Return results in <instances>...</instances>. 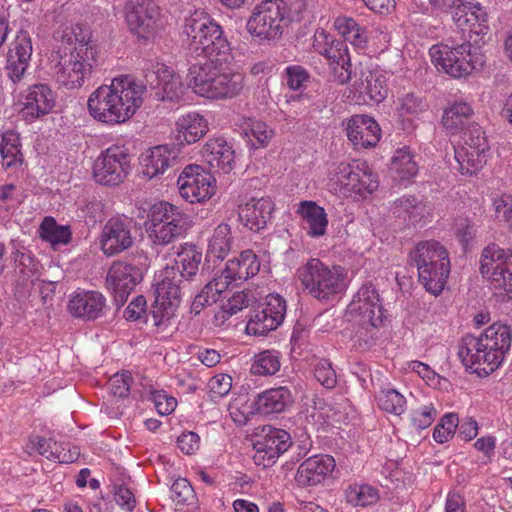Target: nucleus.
<instances>
[{
  "label": "nucleus",
  "instance_id": "1",
  "mask_svg": "<svg viewBox=\"0 0 512 512\" xmlns=\"http://www.w3.org/2000/svg\"><path fill=\"white\" fill-rule=\"evenodd\" d=\"M147 92L142 82L125 75L115 77L110 85L98 87L88 98L90 115L98 122L116 125L128 121L143 103Z\"/></svg>",
  "mask_w": 512,
  "mask_h": 512
},
{
  "label": "nucleus",
  "instance_id": "2",
  "mask_svg": "<svg viewBox=\"0 0 512 512\" xmlns=\"http://www.w3.org/2000/svg\"><path fill=\"white\" fill-rule=\"evenodd\" d=\"M202 257V252L195 245L185 244L177 253L174 265L162 271L161 280L155 284V299L150 310L155 326L174 315L184 288L183 280L189 281L196 276Z\"/></svg>",
  "mask_w": 512,
  "mask_h": 512
},
{
  "label": "nucleus",
  "instance_id": "3",
  "mask_svg": "<svg viewBox=\"0 0 512 512\" xmlns=\"http://www.w3.org/2000/svg\"><path fill=\"white\" fill-rule=\"evenodd\" d=\"M512 342V329L502 323H494L480 336L467 334L462 337L458 348V357L462 364L475 372L483 370L486 374L495 371Z\"/></svg>",
  "mask_w": 512,
  "mask_h": 512
},
{
  "label": "nucleus",
  "instance_id": "4",
  "mask_svg": "<svg viewBox=\"0 0 512 512\" xmlns=\"http://www.w3.org/2000/svg\"><path fill=\"white\" fill-rule=\"evenodd\" d=\"M183 33L187 36L189 50L202 56L198 62L228 64L232 60L230 43L223 36L222 28L208 17H190L186 20Z\"/></svg>",
  "mask_w": 512,
  "mask_h": 512
},
{
  "label": "nucleus",
  "instance_id": "5",
  "mask_svg": "<svg viewBox=\"0 0 512 512\" xmlns=\"http://www.w3.org/2000/svg\"><path fill=\"white\" fill-rule=\"evenodd\" d=\"M408 263L417 268L418 278L426 291L439 295L450 274V259L446 248L435 240L421 241L409 252Z\"/></svg>",
  "mask_w": 512,
  "mask_h": 512
},
{
  "label": "nucleus",
  "instance_id": "6",
  "mask_svg": "<svg viewBox=\"0 0 512 512\" xmlns=\"http://www.w3.org/2000/svg\"><path fill=\"white\" fill-rule=\"evenodd\" d=\"M69 46H59L52 54V75L55 81L66 89H76L83 86L94 68L99 64L96 48H78L69 50Z\"/></svg>",
  "mask_w": 512,
  "mask_h": 512
},
{
  "label": "nucleus",
  "instance_id": "7",
  "mask_svg": "<svg viewBox=\"0 0 512 512\" xmlns=\"http://www.w3.org/2000/svg\"><path fill=\"white\" fill-rule=\"evenodd\" d=\"M147 232L155 245L166 246L186 234L189 217L177 206L160 201L148 212Z\"/></svg>",
  "mask_w": 512,
  "mask_h": 512
},
{
  "label": "nucleus",
  "instance_id": "8",
  "mask_svg": "<svg viewBox=\"0 0 512 512\" xmlns=\"http://www.w3.org/2000/svg\"><path fill=\"white\" fill-rule=\"evenodd\" d=\"M298 274L305 290L321 301L345 289L344 269L340 266L329 267L319 259H310L298 270Z\"/></svg>",
  "mask_w": 512,
  "mask_h": 512
},
{
  "label": "nucleus",
  "instance_id": "9",
  "mask_svg": "<svg viewBox=\"0 0 512 512\" xmlns=\"http://www.w3.org/2000/svg\"><path fill=\"white\" fill-rule=\"evenodd\" d=\"M287 14L283 0H264L255 8L247 21V30L260 40H276L283 34Z\"/></svg>",
  "mask_w": 512,
  "mask_h": 512
},
{
  "label": "nucleus",
  "instance_id": "10",
  "mask_svg": "<svg viewBox=\"0 0 512 512\" xmlns=\"http://www.w3.org/2000/svg\"><path fill=\"white\" fill-rule=\"evenodd\" d=\"M471 43L465 42L457 46H433L430 54L436 66H440L447 74L460 78L470 74L477 66H483L484 60L471 50Z\"/></svg>",
  "mask_w": 512,
  "mask_h": 512
},
{
  "label": "nucleus",
  "instance_id": "11",
  "mask_svg": "<svg viewBox=\"0 0 512 512\" xmlns=\"http://www.w3.org/2000/svg\"><path fill=\"white\" fill-rule=\"evenodd\" d=\"M130 170V156L124 147L111 146L96 158L93 177L99 184L116 186L124 181Z\"/></svg>",
  "mask_w": 512,
  "mask_h": 512
},
{
  "label": "nucleus",
  "instance_id": "12",
  "mask_svg": "<svg viewBox=\"0 0 512 512\" xmlns=\"http://www.w3.org/2000/svg\"><path fill=\"white\" fill-rule=\"evenodd\" d=\"M177 185L180 196L190 203L203 202L216 192L214 176L197 164H189L182 170Z\"/></svg>",
  "mask_w": 512,
  "mask_h": 512
},
{
  "label": "nucleus",
  "instance_id": "13",
  "mask_svg": "<svg viewBox=\"0 0 512 512\" xmlns=\"http://www.w3.org/2000/svg\"><path fill=\"white\" fill-rule=\"evenodd\" d=\"M292 444L291 436L286 430L264 426L253 443V460L256 465L263 468L271 467L280 455L292 447Z\"/></svg>",
  "mask_w": 512,
  "mask_h": 512
},
{
  "label": "nucleus",
  "instance_id": "14",
  "mask_svg": "<svg viewBox=\"0 0 512 512\" xmlns=\"http://www.w3.org/2000/svg\"><path fill=\"white\" fill-rule=\"evenodd\" d=\"M160 11L153 0H130L126 6V22L138 39L149 40L156 34Z\"/></svg>",
  "mask_w": 512,
  "mask_h": 512
},
{
  "label": "nucleus",
  "instance_id": "15",
  "mask_svg": "<svg viewBox=\"0 0 512 512\" xmlns=\"http://www.w3.org/2000/svg\"><path fill=\"white\" fill-rule=\"evenodd\" d=\"M285 314V299L279 294H269L264 303L251 311L247 330L254 335H267L281 325Z\"/></svg>",
  "mask_w": 512,
  "mask_h": 512
},
{
  "label": "nucleus",
  "instance_id": "16",
  "mask_svg": "<svg viewBox=\"0 0 512 512\" xmlns=\"http://www.w3.org/2000/svg\"><path fill=\"white\" fill-rule=\"evenodd\" d=\"M134 220L127 216H115L104 225L100 236L101 250L106 256H115L128 250L134 243Z\"/></svg>",
  "mask_w": 512,
  "mask_h": 512
},
{
  "label": "nucleus",
  "instance_id": "17",
  "mask_svg": "<svg viewBox=\"0 0 512 512\" xmlns=\"http://www.w3.org/2000/svg\"><path fill=\"white\" fill-rule=\"evenodd\" d=\"M143 279L137 266L125 261H115L106 276V287L112 293L117 307L124 305L130 293Z\"/></svg>",
  "mask_w": 512,
  "mask_h": 512
},
{
  "label": "nucleus",
  "instance_id": "18",
  "mask_svg": "<svg viewBox=\"0 0 512 512\" xmlns=\"http://www.w3.org/2000/svg\"><path fill=\"white\" fill-rule=\"evenodd\" d=\"M146 89H150V96L157 100L177 101L184 93V85L178 74L167 66L157 64L145 72ZM149 90L145 94H147Z\"/></svg>",
  "mask_w": 512,
  "mask_h": 512
},
{
  "label": "nucleus",
  "instance_id": "19",
  "mask_svg": "<svg viewBox=\"0 0 512 512\" xmlns=\"http://www.w3.org/2000/svg\"><path fill=\"white\" fill-rule=\"evenodd\" d=\"M225 65L215 61L197 62L191 65L187 74L188 85L200 96L217 99L216 92L221 86Z\"/></svg>",
  "mask_w": 512,
  "mask_h": 512
},
{
  "label": "nucleus",
  "instance_id": "20",
  "mask_svg": "<svg viewBox=\"0 0 512 512\" xmlns=\"http://www.w3.org/2000/svg\"><path fill=\"white\" fill-rule=\"evenodd\" d=\"M352 310L359 313L362 324L378 327L384 319V310L379 294L372 283L364 284L350 304Z\"/></svg>",
  "mask_w": 512,
  "mask_h": 512
},
{
  "label": "nucleus",
  "instance_id": "21",
  "mask_svg": "<svg viewBox=\"0 0 512 512\" xmlns=\"http://www.w3.org/2000/svg\"><path fill=\"white\" fill-rule=\"evenodd\" d=\"M275 205L269 197L252 198L238 206V217L243 226L259 233L272 219Z\"/></svg>",
  "mask_w": 512,
  "mask_h": 512
},
{
  "label": "nucleus",
  "instance_id": "22",
  "mask_svg": "<svg viewBox=\"0 0 512 512\" xmlns=\"http://www.w3.org/2000/svg\"><path fill=\"white\" fill-rule=\"evenodd\" d=\"M319 53L325 56L333 67L334 75L339 84H346L352 79V64L348 53V46L344 40H336L331 36H325V43L319 49Z\"/></svg>",
  "mask_w": 512,
  "mask_h": 512
},
{
  "label": "nucleus",
  "instance_id": "23",
  "mask_svg": "<svg viewBox=\"0 0 512 512\" xmlns=\"http://www.w3.org/2000/svg\"><path fill=\"white\" fill-rule=\"evenodd\" d=\"M67 308L73 317L93 321L104 316L106 299L98 291H80L72 296Z\"/></svg>",
  "mask_w": 512,
  "mask_h": 512
},
{
  "label": "nucleus",
  "instance_id": "24",
  "mask_svg": "<svg viewBox=\"0 0 512 512\" xmlns=\"http://www.w3.org/2000/svg\"><path fill=\"white\" fill-rule=\"evenodd\" d=\"M32 51V40L29 33L24 30L19 31L7 53L6 69L13 82L19 81L25 73Z\"/></svg>",
  "mask_w": 512,
  "mask_h": 512
},
{
  "label": "nucleus",
  "instance_id": "25",
  "mask_svg": "<svg viewBox=\"0 0 512 512\" xmlns=\"http://www.w3.org/2000/svg\"><path fill=\"white\" fill-rule=\"evenodd\" d=\"M335 468V460L329 455H315L303 461L295 475L301 487L320 484Z\"/></svg>",
  "mask_w": 512,
  "mask_h": 512
},
{
  "label": "nucleus",
  "instance_id": "26",
  "mask_svg": "<svg viewBox=\"0 0 512 512\" xmlns=\"http://www.w3.org/2000/svg\"><path fill=\"white\" fill-rule=\"evenodd\" d=\"M347 136L355 146L374 147L380 140L381 129L378 123L367 115H354L347 124Z\"/></svg>",
  "mask_w": 512,
  "mask_h": 512
},
{
  "label": "nucleus",
  "instance_id": "27",
  "mask_svg": "<svg viewBox=\"0 0 512 512\" xmlns=\"http://www.w3.org/2000/svg\"><path fill=\"white\" fill-rule=\"evenodd\" d=\"M232 147L221 138L210 139L203 147L202 156L213 169L230 173L235 165V155Z\"/></svg>",
  "mask_w": 512,
  "mask_h": 512
},
{
  "label": "nucleus",
  "instance_id": "28",
  "mask_svg": "<svg viewBox=\"0 0 512 512\" xmlns=\"http://www.w3.org/2000/svg\"><path fill=\"white\" fill-rule=\"evenodd\" d=\"M355 77L353 87L359 95H366L375 103H380L387 97L384 76L374 73L369 68L360 67L359 72L355 71Z\"/></svg>",
  "mask_w": 512,
  "mask_h": 512
},
{
  "label": "nucleus",
  "instance_id": "29",
  "mask_svg": "<svg viewBox=\"0 0 512 512\" xmlns=\"http://www.w3.org/2000/svg\"><path fill=\"white\" fill-rule=\"evenodd\" d=\"M294 397L287 386L268 389L258 395L256 410L263 415L282 413L292 406Z\"/></svg>",
  "mask_w": 512,
  "mask_h": 512
},
{
  "label": "nucleus",
  "instance_id": "30",
  "mask_svg": "<svg viewBox=\"0 0 512 512\" xmlns=\"http://www.w3.org/2000/svg\"><path fill=\"white\" fill-rule=\"evenodd\" d=\"M178 163V151L170 149L167 145H159L151 149L144 159L143 174L149 179L164 174L173 169Z\"/></svg>",
  "mask_w": 512,
  "mask_h": 512
},
{
  "label": "nucleus",
  "instance_id": "31",
  "mask_svg": "<svg viewBox=\"0 0 512 512\" xmlns=\"http://www.w3.org/2000/svg\"><path fill=\"white\" fill-rule=\"evenodd\" d=\"M208 131L207 121L198 113L192 112L180 117L176 122L175 140L178 145L193 144Z\"/></svg>",
  "mask_w": 512,
  "mask_h": 512
},
{
  "label": "nucleus",
  "instance_id": "32",
  "mask_svg": "<svg viewBox=\"0 0 512 512\" xmlns=\"http://www.w3.org/2000/svg\"><path fill=\"white\" fill-rule=\"evenodd\" d=\"M55 105L53 91L46 84H36L29 88L25 97L24 112L32 117L48 114Z\"/></svg>",
  "mask_w": 512,
  "mask_h": 512
},
{
  "label": "nucleus",
  "instance_id": "33",
  "mask_svg": "<svg viewBox=\"0 0 512 512\" xmlns=\"http://www.w3.org/2000/svg\"><path fill=\"white\" fill-rule=\"evenodd\" d=\"M297 213L306 224L307 233L311 237H321L325 235L328 218L325 209L314 201H302Z\"/></svg>",
  "mask_w": 512,
  "mask_h": 512
},
{
  "label": "nucleus",
  "instance_id": "34",
  "mask_svg": "<svg viewBox=\"0 0 512 512\" xmlns=\"http://www.w3.org/2000/svg\"><path fill=\"white\" fill-rule=\"evenodd\" d=\"M260 270L257 255L250 249L242 251L237 258L229 260L224 269L226 278L247 280L255 276Z\"/></svg>",
  "mask_w": 512,
  "mask_h": 512
},
{
  "label": "nucleus",
  "instance_id": "35",
  "mask_svg": "<svg viewBox=\"0 0 512 512\" xmlns=\"http://www.w3.org/2000/svg\"><path fill=\"white\" fill-rule=\"evenodd\" d=\"M473 109L466 102H454L445 108L441 123L446 131L451 134L463 132L470 122Z\"/></svg>",
  "mask_w": 512,
  "mask_h": 512
},
{
  "label": "nucleus",
  "instance_id": "36",
  "mask_svg": "<svg viewBox=\"0 0 512 512\" xmlns=\"http://www.w3.org/2000/svg\"><path fill=\"white\" fill-rule=\"evenodd\" d=\"M483 278L487 280L490 289L494 290L495 295L500 297L502 302L512 300V257L504 268L494 270Z\"/></svg>",
  "mask_w": 512,
  "mask_h": 512
},
{
  "label": "nucleus",
  "instance_id": "37",
  "mask_svg": "<svg viewBox=\"0 0 512 512\" xmlns=\"http://www.w3.org/2000/svg\"><path fill=\"white\" fill-rule=\"evenodd\" d=\"M2 165L6 169L17 167L23 162L20 137L14 131H6L0 136Z\"/></svg>",
  "mask_w": 512,
  "mask_h": 512
},
{
  "label": "nucleus",
  "instance_id": "38",
  "mask_svg": "<svg viewBox=\"0 0 512 512\" xmlns=\"http://www.w3.org/2000/svg\"><path fill=\"white\" fill-rule=\"evenodd\" d=\"M512 257L511 250H504L499 245L491 243L486 246L480 257V273L486 276L494 270H500L506 266L508 260Z\"/></svg>",
  "mask_w": 512,
  "mask_h": 512
},
{
  "label": "nucleus",
  "instance_id": "39",
  "mask_svg": "<svg viewBox=\"0 0 512 512\" xmlns=\"http://www.w3.org/2000/svg\"><path fill=\"white\" fill-rule=\"evenodd\" d=\"M390 170L400 180H410L417 172L418 167L409 148L398 149L392 158Z\"/></svg>",
  "mask_w": 512,
  "mask_h": 512
},
{
  "label": "nucleus",
  "instance_id": "40",
  "mask_svg": "<svg viewBox=\"0 0 512 512\" xmlns=\"http://www.w3.org/2000/svg\"><path fill=\"white\" fill-rule=\"evenodd\" d=\"M69 226L58 225L54 218L46 217L40 225V236L42 240L51 243L52 246L65 245L71 240Z\"/></svg>",
  "mask_w": 512,
  "mask_h": 512
},
{
  "label": "nucleus",
  "instance_id": "41",
  "mask_svg": "<svg viewBox=\"0 0 512 512\" xmlns=\"http://www.w3.org/2000/svg\"><path fill=\"white\" fill-rule=\"evenodd\" d=\"M487 152L469 153L467 147L455 148V160L459 167L458 170L463 175H473L483 168L486 163Z\"/></svg>",
  "mask_w": 512,
  "mask_h": 512
},
{
  "label": "nucleus",
  "instance_id": "42",
  "mask_svg": "<svg viewBox=\"0 0 512 512\" xmlns=\"http://www.w3.org/2000/svg\"><path fill=\"white\" fill-rule=\"evenodd\" d=\"M231 228L226 223L219 224L209 241L208 253L218 259H224L231 250Z\"/></svg>",
  "mask_w": 512,
  "mask_h": 512
},
{
  "label": "nucleus",
  "instance_id": "43",
  "mask_svg": "<svg viewBox=\"0 0 512 512\" xmlns=\"http://www.w3.org/2000/svg\"><path fill=\"white\" fill-rule=\"evenodd\" d=\"M60 46H69V50L76 51L78 48H95L90 41V31L80 24L68 27L63 31Z\"/></svg>",
  "mask_w": 512,
  "mask_h": 512
},
{
  "label": "nucleus",
  "instance_id": "44",
  "mask_svg": "<svg viewBox=\"0 0 512 512\" xmlns=\"http://www.w3.org/2000/svg\"><path fill=\"white\" fill-rule=\"evenodd\" d=\"M379 408L394 415H401L405 411L406 400L402 394L392 388L382 389L376 395Z\"/></svg>",
  "mask_w": 512,
  "mask_h": 512
},
{
  "label": "nucleus",
  "instance_id": "45",
  "mask_svg": "<svg viewBox=\"0 0 512 512\" xmlns=\"http://www.w3.org/2000/svg\"><path fill=\"white\" fill-rule=\"evenodd\" d=\"M346 500L354 506L367 507L377 503L378 492L369 485H353L345 491Z\"/></svg>",
  "mask_w": 512,
  "mask_h": 512
},
{
  "label": "nucleus",
  "instance_id": "46",
  "mask_svg": "<svg viewBox=\"0 0 512 512\" xmlns=\"http://www.w3.org/2000/svg\"><path fill=\"white\" fill-rule=\"evenodd\" d=\"M280 369L279 353L265 350L255 355L251 373L255 375H273Z\"/></svg>",
  "mask_w": 512,
  "mask_h": 512
},
{
  "label": "nucleus",
  "instance_id": "47",
  "mask_svg": "<svg viewBox=\"0 0 512 512\" xmlns=\"http://www.w3.org/2000/svg\"><path fill=\"white\" fill-rule=\"evenodd\" d=\"M216 92L217 99H231L240 94L244 87V75L239 72L223 71L221 84Z\"/></svg>",
  "mask_w": 512,
  "mask_h": 512
},
{
  "label": "nucleus",
  "instance_id": "48",
  "mask_svg": "<svg viewBox=\"0 0 512 512\" xmlns=\"http://www.w3.org/2000/svg\"><path fill=\"white\" fill-rule=\"evenodd\" d=\"M426 109L427 104L424 99L414 92H408L398 97L397 112L401 117H417Z\"/></svg>",
  "mask_w": 512,
  "mask_h": 512
},
{
  "label": "nucleus",
  "instance_id": "49",
  "mask_svg": "<svg viewBox=\"0 0 512 512\" xmlns=\"http://www.w3.org/2000/svg\"><path fill=\"white\" fill-rule=\"evenodd\" d=\"M394 209L398 216L406 214L410 220L416 222L423 217L425 204L418 197L409 195L396 199Z\"/></svg>",
  "mask_w": 512,
  "mask_h": 512
},
{
  "label": "nucleus",
  "instance_id": "50",
  "mask_svg": "<svg viewBox=\"0 0 512 512\" xmlns=\"http://www.w3.org/2000/svg\"><path fill=\"white\" fill-rule=\"evenodd\" d=\"M488 14L480 3H471L464 19V26L468 25L475 34H485L488 29Z\"/></svg>",
  "mask_w": 512,
  "mask_h": 512
},
{
  "label": "nucleus",
  "instance_id": "51",
  "mask_svg": "<svg viewBox=\"0 0 512 512\" xmlns=\"http://www.w3.org/2000/svg\"><path fill=\"white\" fill-rule=\"evenodd\" d=\"M14 263L16 272L20 274L25 281L36 275L40 264L29 251L17 250L14 253Z\"/></svg>",
  "mask_w": 512,
  "mask_h": 512
},
{
  "label": "nucleus",
  "instance_id": "52",
  "mask_svg": "<svg viewBox=\"0 0 512 512\" xmlns=\"http://www.w3.org/2000/svg\"><path fill=\"white\" fill-rule=\"evenodd\" d=\"M171 498L176 505H191L195 500V492L189 481L178 478L171 486Z\"/></svg>",
  "mask_w": 512,
  "mask_h": 512
},
{
  "label": "nucleus",
  "instance_id": "53",
  "mask_svg": "<svg viewBox=\"0 0 512 512\" xmlns=\"http://www.w3.org/2000/svg\"><path fill=\"white\" fill-rule=\"evenodd\" d=\"M459 418L457 414H445L440 423H438L433 432V438L438 443H445L455 434L458 427Z\"/></svg>",
  "mask_w": 512,
  "mask_h": 512
},
{
  "label": "nucleus",
  "instance_id": "54",
  "mask_svg": "<svg viewBox=\"0 0 512 512\" xmlns=\"http://www.w3.org/2000/svg\"><path fill=\"white\" fill-rule=\"evenodd\" d=\"M285 79L291 90H299L310 81V74L301 65H291L285 69Z\"/></svg>",
  "mask_w": 512,
  "mask_h": 512
},
{
  "label": "nucleus",
  "instance_id": "55",
  "mask_svg": "<svg viewBox=\"0 0 512 512\" xmlns=\"http://www.w3.org/2000/svg\"><path fill=\"white\" fill-rule=\"evenodd\" d=\"M314 375L318 382L325 388L332 389L337 384L336 372L331 363L326 359H321L314 367Z\"/></svg>",
  "mask_w": 512,
  "mask_h": 512
},
{
  "label": "nucleus",
  "instance_id": "56",
  "mask_svg": "<svg viewBox=\"0 0 512 512\" xmlns=\"http://www.w3.org/2000/svg\"><path fill=\"white\" fill-rule=\"evenodd\" d=\"M436 414V409L432 404L425 405L417 410H413L411 416L413 427L418 430L426 429L433 423Z\"/></svg>",
  "mask_w": 512,
  "mask_h": 512
},
{
  "label": "nucleus",
  "instance_id": "57",
  "mask_svg": "<svg viewBox=\"0 0 512 512\" xmlns=\"http://www.w3.org/2000/svg\"><path fill=\"white\" fill-rule=\"evenodd\" d=\"M132 382L133 378L130 372L117 373L110 379V390L114 396L126 398L129 395Z\"/></svg>",
  "mask_w": 512,
  "mask_h": 512
},
{
  "label": "nucleus",
  "instance_id": "58",
  "mask_svg": "<svg viewBox=\"0 0 512 512\" xmlns=\"http://www.w3.org/2000/svg\"><path fill=\"white\" fill-rule=\"evenodd\" d=\"M462 142L489 149L486 134L477 123H471L463 131Z\"/></svg>",
  "mask_w": 512,
  "mask_h": 512
},
{
  "label": "nucleus",
  "instance_id": "59",
  "mask_svg": "<svg viewBox=\"0 0 512 512\" xmlns=\"http://www.w3.org/2000/svg\"><path fill=\"white\" fill-rule=\"evenodd\" d=\"M212 398H221L229 393L232 387V378L227 374H218L208 382Z\"/></svg>",
  "mask_w": 512,
  "mask_h": 512
},
{
  "label": "nucleus",
  "instance_id": "60",
  "mask_svg": "<svg viewBox=\"0 0 512 512\" xmlns=\"http://www.w3.org/2000/svg\"><path fill=\"white\" fill-rule=\"evenodd\" d=\"M219 300L217 292L214 290L212 282H208L202 291L195 296L192 303V310L199 313L205 306L212 305Z\"/></svg>",
  "mask_w": 512,
  "mask_h": 512
},
{
  "label": "nucleus",
  "instance_id": "61",
  "mask_svg": "<svg viewBox=\"0 0 512 512\" xmlns=\"http://www.w3.org/2000/svg\"><path fill=\"white\" fill-rule=\"evenodd\" d=\"M50 451H53L49 460L57 461L59 463H72L77 459L78 452L71 451L68 443H59L53 440L51 443Z\"/></svg>",
  "mask_w": 512,
  "mask_h": 512
},
{
  "label": "nucleus",
  "instance_id": "62",
  "mask_svg": "<svg viewBox=\"0 0 512 512\" xmlns=\"http://www.w3.org/2000/svg\"><path fill=\"white\" fill-rule=\"evenodd\" d=\"M114 499L116 503L127 512H132L136 507L134 494L124 485L114 487Z\"/></svg>",
  "mask_w": 512,
  "mask_h": 512
},
{
  "label": "nucleus",
  "instance_id": "63",
  "mask_svg": "<svg viewBox=\"0 0 512 512\" xmlns=\"http://www.w3.org/2000/svg\"><path fill=\"white\" fill-rule=\"evenodd\" d=\"M249 299L248 294L244 291L235 293L230 299H228L227 303L222 306L223 313L227 316H232L237 314L243 308L248 307Z\"/></svg>",
  "mask_w": 512,
  "mask_h": 512
},
{
  "label": "nucleus",
  "instance_id": "64",
  "mask_svg": "<svg viewBox=\"0 0 512 512\" xmlns=\"http://www.w3.org/2000/svg\"><path fill=\"white\" fill-rule=\"evenodd\" d=\"M272 137V130L267 128V125L262 122H256L250 129V141L252 146L258 148L266 144Z\"/></svg>",
  "mask_w": 512,
  "mask_h": 512
}]
</instances>
